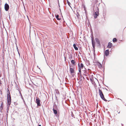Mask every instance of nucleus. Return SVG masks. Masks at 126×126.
<instances>
[{"instance_id": "obj_18", "label": "nucleus", "mask_w": 126, "mask_h": 126, "mask_svg": "<svg viewBox=\"0 0 126 126\" xmlns=\"http://www.w3.org/2000/svg\"><path fill=\"white\" fill-rule=\"evenodd\" d=\"M67 3H68V5H69V6H70L71 7V6H70V5L71 4V3H70L69 2V1H68V0H67Z\"/></svg>"}, {"instance_id": "obj_2", "label": "nucleus", "mask_w": 126, "mask_h": 126, "mask_svg": "<svg viewBox=\"0 0 126 126\" xmlns=\"http://www.w3.org/2000/svg\"><path fill=\"white\" fill-rule=\"evenodd\" d=\"M99 95L101 98L104 101H107V100L105 98L102 91L99 89Z\"/></svg>"}, {"instance_id": "obj_15", "label": "nucleus", "mask_w": 126, "mask_h": 126, "mask_svg": "<svg viewBox=\"0 0 126 126\" xmlns=\"http://www.w3.org/2000/svg\"><path fill=\"white\" fill-rule=\"evenodd\" d=\"M71 62V63L73 65H75V62L74 60H72Z\"/></svg>"}, {"instance_id": "obj_28", "label": "nucleus", "mask_w": 126, "mask_h": 126, "mask_svg": "<svg viewBox=\"0 0 126 126\" xmlns=\"http://www.w3.org/2000/svg\"><path fill=\"white\" fill-rule=\"evenodd\" d=\"M1 82H0V84H1Z\"/></svg>"}, {"instance_id": "obj_6", "label": "nucleus", "mask_w": 126, "mask_h": 126, "mask_svg": "<svg viewBox=\"0 0 126 126\" xmlns=\"http://www.w3.org/2000/svg\"><path fill=\"white\" fill-rule=\"evenodd\" d=\"M40 101L39 98H37L36 99V102L37 104V106H40L41 104L40 103Z\"/></svg>"}, {"instance_id": "obj_30", "label": "nucleus", "mask_w": 126, "mask_h": 126, "mask_svg": "<svg viewBox=\"0 0 126 126\" xmlns=\"http://www.w3.org/2000/svg\"><path fill=\"white\" fill-rule=\"evenodd\" d=\"M18 54H19V55H20V54H19V52H18Z\"/></svg>"}, {"instance_id": "obj_24", "label": "nucleus", "mask_w": 126, "mask_h": 126, "mask_svg": "<svg viewBox=\"0 0 126 126\" xmlns=\"http://www.w3.org/2000/svg\"><path fill=\"white\" fill-rule=\"evenodd\" d=\"M92 46L93 48H94V49L95 47V45L93 44V45H92Z\"/></svg>"}, {"instance_id": "obj_22", "label": "nucleus", "mask_w": 126, "mask_h": 126, "mask_svg": "<svg viewBox=\"0 0 126 126\" xmlns=\"http://www.w3.org/2000/svg\"><path fill=\"white\" fill-rule=\"evenodd\" d=\"M90 80L92 82H93V79L92 78H90Z\"/></svg>"}, {"instance_id": "obj_11", "label": "nucleus", "mask_w": 126, "mask_h": 126, "mask_svg": "<svg viewBox=\"0 0 126 126\" xmlns=\"http://www.w3.org/2000/svg\"><path fill=\"white\" fill-rule=\"evenodd\" d=\"M97 64L98 67L100 68H102V66L101 64L99 62H97Z\"/></svg>"}, {"instance_id": "obj_29", "label": "nucleus", "mask_w": 126, "mask_h": 126, "mask_svg": "<svg viewBox=\"0 0 126 126\" xmlns=\"http://www.w3.org/2000/svg\"><path fill=\"white\" fill-rule=\"evenodd\" d=\"M59 9L60 10V11L61 12V9L60 8Z\"/></svg>"}, {"instance_id": "obj_26", "label": "nucleus", "mask_w": 126, "mask_h": 126, "mask_svg": "<svg viewBox=\"0 0 126 126\" xmlns=\"http://www.w3.org/2000/svg\"><path fill=\"white\" fill-rule=\"evenodd\" d=\"M59 7H60V5L59 4Z\"/></svg>"}, {"instance_id": "obj_20", "label": "nucleus", "mask_w": 126, "mask_h": 126, "mask_svg": "<svg viewBox=\"0 0 126 126\" xmlns=\"http://www.w3.org/2000/svg\"><path fill=\"white\" fill-rule=\"evenodd\" d=\"M59 17V16L58 15H57L56 16V18L58 20H60V19L58 18V17Z\"/></svg>"}, {"instance_id": "obj_14", "label": "nucleus", "mask_w": 126, "mask_h": 126, "mask_svg": "<svg viewBox=\"0 0 126 126\" xmlns=\"http://www.w3.org/2000/svg\"><path fill=\"white\" fill-rule=\"evenodd\" d=\"M3 102H2L1 103V106L0 107V110L1 111L2 110V109H3Z\"/></svg>"}, {"instance_id": "obj_27", "label": "nucleus", "mask_w": 126, "mask_h": 126, "mask_svg": "<svg viewBox=\"0 0 126 126\" xmlns=\"http://www.w3.org/2000/svg\"><path fill=\"white\" fill-rule=\"evenodd\" d=\"M38 126H41V125H39Z\"/></svg>"}, {"instance_id": "obj_10", "label": "nucleus", "mask_w": 126, "mask_h": 126, "mask_svg": "<svg viewBox=\"0 0 126 126\" xmlns=\"http://www.w3.org/2000/svg\"><path fill=\"white\" fill-rule=\"evenodd\" d=\"M95 39L96 42L97 43V44H99V45H100V43L98 39L96 38Z\"/></svg>"}, {"instance_id": "obj_12", "label": "nucleus", "mask_w": 126, "mask_h": 126, "mask_svg": "<svg viewBox=\"0 0 126 126\" xmlns=\"http://www.w3.org/2000/svg\"><path fill=\"white\" fill-rule=\"evenodd\" d=\"M112 43L110 42H109L108 43V44L107 46L108 48H110L112 46Z\"/></svg>"}, {"instance_id": "obj_25", "label": "nucleus", "mask_w": 126, "mask_h": 126, "mask_svg": "<svg viewBox=\"0 0 126 126\" xmlns=\"http://www.w3.org/2000/svg\"><path fill=\"white\" fill-rule=\"evenodd\" d=\"M84 73L85 74V72H86V71L85 70H84Z\"/></svg>"}, {"instance_id": "obj_5", "label": "nucleus", "mask_w": 126, "mask_h": 126, "mask_svg": "<svg viewBox=\"0 0 126 126\" xmlns=\"http://www.w3.org/2000/svg\"><path fill=\"white\" fill-rule=\"evenodd\" d=\"M74 67L73 66H70V72L72 75L74 72V70L73 69Z\"/></svg>"}, {"instance_id": "obj_9", "label": "nucleus", "mask_w": 126, "mask_h": 126, "mask_svg": "<svg viewBox=\"0 0 126 126\" xmlns=\"http://www.w3.org/2000/svg\"><path fill=\"white\" fill-rule=\"evenodd\" d=\"M109 54V51L108 50H106L105 52V55L106 56H108Z\"/></svg>"}, {"instance_id": "obj_16", "label": "nucleus", "mask_w": 126, "mask_h": 126, "mask_svg": "<svg viewBox=\"0 0 126 126\" xmlns=\"http://www.w3.org/2000/svg\"><path fill=\"white\" fill-rule=\"evenodd\" d=\"M54 113L55 114H57V111L59 110H53Z\"/></svg>"}, {"instance_id": "obj_19", "label": "nucleus", "mask_w": 126, "mask_h": 126, "mask_svg": "<svg viewBox=\"0 0 126 126\" xmlns=\"http://www.w3.org/2000/svg\"><path fill=\"white\" fill-rule=\"evenodd\" d=\"M19 93H20V95H21V98L23 100H24V99L23 98V97L22 95L20 92H19Z\"/></svg>"}, {"instance_id": "obj_4", "label": "nucleus", "mask_w": 126, "mask_h": 126, "mask_svg": "<svg viewBox=\"0 0 126 126\" xmlns=\"http://www.w3.org/2000/svg\"><path fill=\"white\" fill-rule=\"evenodd\" d=\"M9 8V5L7 3L5 4L4 6V8L5 10L6 11H8Z\"/></svg>"}, {"instance_id": "obj_21", "label": "nucleus", "mask_w": 126, "mask_h": 126, "mask_svg": "<svg viewBox=\"0 0 126 126\" xmlns=\"http://www.w3.org/2000/svg\"><path fill=\"white\" fill-rule=\"evenodd\" d=\"M72 55H69V58L70 59H72Z\"/></svg>"}, {"instance_id": "obj_7", "label": "nucleus", "mask_w": 126, "mask_h": 126, "mask_svg": "<svg viewBox=\"0 0 126 126\" xmlns=\"http://www.w3.org/2000/svg\"><path fill=\"white\" fill-rule=\"evenodd\" d=\"M99 14V13L98 11H96V12H95L94 14V18H96L97 16H98Z\"/></svg>"}, {"instance_id": "obj_23", "label": "nucleus", "mask_w": 126, "mask_h": 126, "mask_svg": "<svg viewBox=\"0 0 126 126\" xmlns=\"http://www.w3.org/2000/svg\"><path fill=\"white\" fill-rule=\"evenodd\" d=\"M92 45H93V44L95 45V43L94 42H93L92 40Z\"/></svg>"}, {"instance_id": "obj_17", "label": "nucleus", "mask_w": 126, "mask_h": 126, "mask_svg": "<svg viewBox=\"0 0 126 126\" xmlns=\"http://www.w3.org/2000/svg\"><path fill=\"white\" fill-rule=\"evenodd\" d=\"M117 41V39L115 38H114L113 39V42H116Z\"/></svg>"}, {"instance_id": "obj_3", "label": "nucleus", "mask_w": 126, "mask_h": 126, "mask_svg": "<svg viewBox=\"0 0 126 126\" xmlns=\"http://www.w3.org/2000/svg\"><path fill=\"white\" fill-rule=\"evenodd\" d=\"M78 66L79 73L80 74L81 73V69H83L84 68V65L82 63H79L78 64Z\"/></svg>"}, {"instance_id": "obj_1", "label": "nucleus", "mask_w": 126, "mask_h": 126, "mask_svg": "<svg viewBox=\"0 0 126 126\" xmlns=\"http://www.w3.org/2000/svg\"><path fill=\"white\" fill-rule=\"evenodd\" d=\"M11 102V96L9 92L7 94V111L8 110V107H9Z\"/></svg>"}, {"instance_id": "obj_13", "label": "nucleus", "mask_w": 126, "mask_h": 126, "mask_svg": "<svg viewBox=\"0 0 126 126\" xmlns=\"http://www.w3.org/2000/svg\"><path fill=\"white\" fill-rule=\"evenodd\" d=\"M73 46L74 48L76 50H78V48L76 47V45L75 44H74Z\"/></svg>"}, {"instance_id": "obj_8", "label": "nucleus", "mask_w": 126, "mask_h": 126, "mask_svg": "<svg viewBox=\"0 0 126 126\" xmlns=\"http://www.w3.org/2000/svg\"><path fill=\"white\" fill-rule=\"evenodd\" d=\"M53 110H59L58 108L56 105L54 104V105Z\"/></svg>"}]
</instances>
